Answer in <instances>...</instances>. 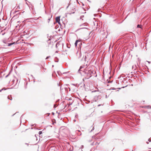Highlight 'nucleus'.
<instances>
[{
  "instance_id": "aec40b11",
  "label": "nucleus",
  "mask_w": 151,
  "mask_h": 151,
  "mask_svg": "<svg viewBox=\"0 0 151 151\" xmlns=\"http://www.w3.org/2000/svg\"><path fill=\"white\" fill-rule=\"evenodd\" d=\"M148 141H149L150 142L151 141V139H148Z\"/></svg>"
},
{
  "instance_id": "ddd939ff",
  "label": "nucleus",
  "mask_w": 151,
  "mask_h": 151,
  "mask_svg": "<svg viewBox=\"0 0 151 151\" xmlns=\"http://www.w3.org/2000/svg\"><path fill=\"white\" fill-rule=\"evenodd\" d=\"M84 16H81L80 17V18L81 19H82V18H83V17H84Z\"/></svg>"
},
{
  "instance_id": "dca6fc26",
  "label": "nucleus",
  "mask_w": 151,
  "mask_h": 151,
  "mask_svg": "<svg viewBox=\"0 0 151 151\" xmlns=\"http://www.w3.org/2000/svg\"><path fill=\"white\" fill-rule=\"evenodd\" d=\"M6 90V89L4 88H2V89L0 90V92H1L3 90Z\"/></svg>"
},
{
  "instance_id": "4468645a",
  "label": "nucleus",
  "mask_w": 151,
  "mask_h": 151,
  "mask_svg": "<svg viewBox=\"0 0 151 151\" xmlns=\"http://www.w3.org/2000/svg\"><path fill=\"white\" fill-rule=\"evenodd\" d=\"M87 23H86H86H84V24H83L82 25H84V26H86V25H87Z\"/></svg>"
},
{
  "instance_id": "4be33fe9",
  "label": "nucleus",
  "mask_w": 151,
  "mask_h": 151,
  "mask_svg": "<svg viewBox=\"0 0 151 151\" xmlns=\"http://www.w3.org/2000/svg\"><path fill=\"white\" fill-rule=\"evenodd\" d=\"M57 73L59 75V71H57Z\"/></svg>"
},
{
  "instance_id": "f3484780",
  "label": "nucleus",
  "mask_w": 151,
  "mask_h": 151,
  "mask_svg": "<svg viewBox=\"0 0 151 151\" xmlns=\"http://www.w3.org/2000/svg\"><path fill=\"white\" fill-rule=\"evenodd\" d=\"M14 81H15L14 80L12 81V82H13V84H14V83H15Z\"/></svg>"
},
{
  "instance_id": "f8f14e48",
  "label": "nucleus",
  "mask_w": 151,
  "mask_h": 151,
  "mask_svg": "<svg viewBox=\"0 0 151 151\" xmlns=\"http://www.w3.org/2000/svg\"><path fill=\"white\" fill-rule=\"evenodd\" d=\"M42 133V131H39V134L40 135V134H41Z\"/></svg>"
},
{
  "instance_id": "6ab92c4d",
  "label": "nucleus",
  "mask_w": 151,
  "mask_h": 151,
  "mask_svg": "<svg viewBox=\"0 0 151 151\" xmlns=\"http://www.w3.org/2000/svg\"><path fill=\"white\" fill-rule=\"evenodd\" d=\"M94 129V127H93L91 131V132L93 129Z\"/></svg>"
},
{
  "instance_id": "f704fd0d",
  "label": "nucleus",
  "mask_w": 151,
  "mask_h": 151,
  "mask_svg": "<svg viewBox=\"0 0 151 151\" xmlns=\"http://www.w3.org/2000/svg\"><path fill=\"white\" fill-rule=\"evenodd\" d=\"M71 104H70L69 105H71Z\"/></svg>"
},
{
  "instance_id": "ea45409f",
  "label": "nucleus",
  "mask_w": 151,
  "mask_h": 151,
  "mask_svg": "<svg viewBox=\"0 0 151 151\" xmlns=\"http://www.w3.org/2000/svg\"><path fill=\"white\" fill-rule=\"evenodd\" d=\"M96 91H94V92H96Z\"/></svg>"
},
{
  "instance_id": "f257e3e1",
  "label": "nucleus",
  "mask_w": 151,
  "mask_h": 151,
  "mask_svg": "<svg viewBox=\"0 0 151 151\" xmlns=\"http://www.w3.org/2000/svg\"><path fill=\"white\" fill-rule=\"evenodd\" d=\"M96 73L95 71L91 70L85 69L82 72H80V74L81 75L85 76L87 79L90 78L92 76V74H94Z\"/></svg>"
},
{
  "instance_id": "0eeeda50",
  "label": "nucleus",
  "mask_w": 151,
  "mask_h": 151,
  "mask_svg": "<svg viewBox=\"0 0 151 151\" xmlns=\"http://www.w3.org/2000/svg\"><path fill=\"white\" fill-rule=\"evenodd\" d=\"M78 40V45H79V47H81V46L82 45V43L81 42V41L80 40Z\"/></svg>"
},
{
  "instance_id": "c9c22d12",
  "label": "nucleus",
  "mask_w": 151,
  "mask_h": 151,
  "mask_svg": "<svg viewBox=\"0 0 151 151\" xmlns=\"http://www.w3.org/2000/svg\"><path fill=\"white\" fill-rule=\"evenodd\" d=\"M122 22H121V23ZM120 23H118V24H120Z\"/></svg>"
},
{
  "instance_id": "423d86ee",
  "label": "nucleus",
  "mask_w": 151,
  "mask_h": 151,
  "mask_svg": "<svg viewBox=\"0 0 151 151\" xmlns=\"http://www.w3.org/2000/svg\"><path fill=\"white\" fill-rule=\"evenodd\" d=\"M83 68V67L82 66H81L80 68V69L78 70V72L79 73H80V72H82V71H83L82 70H81V69Z\"/></svg>"
},
{
  "instance_id": "e433bc0d",
  "label": "nucleus",
  "mask_w": 151,
  "mask_h": 151,
  "mask_svg": "<svg viewBox=\"0 0 151 151\" xmlns=\"http://www.w3.org/2000/svg\"><path fill=\"white\" fill-rule=\"evenodd\" d=\"M27 83H26V85H27Z\"/></svg>"
},
{
  "instance_id": "9b49d317",
  "label": "nucleus",
  "mask_w": 151,
  "mask_h": 151,
  "mask_svg": "<svg viewBox=\"0 0 151 151\" xmlns=\"http://www.w3.org/2000/svg\"><path fill=\"white\" fill-rule=\"evenodd\" d=\"M141 26L139 24H138L137 25V27H138V28H141Z\"/></svg>"
},
{
  "instance_id": "79ce46f5",
  "label": "nucleus",
  "mask_w": 151,
  "mask_h": 151,
  "mask_svg": "<svg viewBox=\"0 0 151 151\" xmlns=\"http://www.w3.org/2000/svg\"><path fill=\"white\" fill-rule=\"evenodd\" d=\"M22 116H21V117H22Z\"/></svg>"
},
{
  "instance_id": "412c9836",
  "label": "nucleus",
  "mask_w": 151,
  "mask_h": 151,
  "mask_svg": "<svg viewBox=\"0 0 151 151\" xmlns=\"http://www.w3.org/2000/svg\"><path fill=\"white\" fill-rule=\"evenodd\" d=\"M49 57H50V56H47V57H46V59H47Z\"/></svg>"
},
{
  "instance_id": "393cba45",
  "label": "nucleus",
  "mask_w": 151,
  "mask_h": 151,
  "mask_svg": "<svg viewBox=\"0 0 151 151\" xmlns=\"http://www.w3.org/2000/svg\"><path fill=\"white\" fill-rule=\"evenodd\" d=\"M111 82H112V81H108V83H111Z\"/></svg>"
},
{
  "instance_id": "b1692460",
  "label": "nucleus",
  "mask_w": 151,
  "mask_h": 151,
  "mask_svg": "<svg viewBox=\"0 0 151 151\" xmlns=\"http://www.w3.org/2000/svg\"><path fill=\"white\" fill-rule=\"evenodd\" d=\"M48 22H49L50 21V18L48 19Z\"/></svg>"
},
{
  "instance_id": "c756f323",
  "label": "nucleus",
  "mask_w": 151,
  "mask_h": 151,
  "mask_svg": "<svg viewBox=\"0 0 151 151\" xmlns=\"http://www.w3.org/2000/svg\"><path fill=\"white\" fill-rule=\"evenodd\" d=\"M75 13V12H73L72 13L74 14Z\"/></svg>"
},
{
  "instance_id": "2eb2a0df",
  "label": "nucleus",
  "mask_w": 151,
  "mask_h": 151,
  "mask_svg": "<svg viewBox=\"0 0 151 151\" xmlns=\"http://www.w3.org/2000/svg\"><path fill=\"white\" fill-rule=\"evenodd\" d=\"M70 3H69V4H68V6H67V7L66 9H67V8L68 7H69L70 6Z\"/></svg>"
},
{
  "instance_id": "a19ab883",
  "label": "nucleus",
  "mask_w": 151,
  "mask_h": 151,
  "mask_svg": "<svg viewBox=\"0 0 151 151\" xmlns=\"http://www.w3.org/2000/svg\"><path fill=\"white\" fill-rule=\"evenodd\" d=\"M52 67H53V66H54V65H52Z\"/></svg>"
},
{
  "instance_id": "7c9ffc66",
  "label": "nucleus",
  "mask_w": 151,
  "mask_h": 151,
  "mask_svg": "<svg viewBox=\"0 0 151 151\" xmlns=\"http://www.w3.org/2000/svg\"><path fill=\"white\" fill-rule=\"evenodd\" d=\"M18 7L19 8V6H17V8H18Z\"/></svg>"
},
{
  "instance_id": "20e7f679",
  "label": "nucleus",
  "mask_w": 151,
  "mask_h": 151,
  "mask_svg": "<svg viewBox=\"0 0 151 151\" xmlns=\"http://www.w3.org/2000/svg\"><path fill=\"white\" fill-rule=\"evenodd\" d=\"M60 17L58 16L56 18V21L57 22H58L59 24H60Z\"/></svg>"
},
{
  "instance_id": "f03ea898",
  "label": "nucleus",
  "mask_w": 151,
  "mask_h": 151,
  "mask_svg": "<svg viewBox=\"0 0 151 151\" xmlns=\"http://www.w3.org/2000/svg\"><path fill=\"white\" fill-rule=\"evenodd\" d=\"M3 46L5 47H9L12 46L13 45H15L17 44V42H13L11 43H9V41L4 40L3 41Z\"/></svg>"
},
{
  "instance_id": "a211bd4d",
  "label": "nucleus",
  "mask_w": 151,
  "mask_h": 151,
  "mask_svg": "<svg viewBox=\"0 0 151 151\" xmlns=\"http://www.w3.org/2000/svg\"><path fill=\"white\" fill-rule=\"evenodd\" d=\"M16 80H17V81H16V82H16V83H15V85H16L17 84V83L18 81V80L17 79H17H16Z\"/></svg>"
},
{
  "instance_id": "39448f33",
  "label": "nucleus",
  "mask_w": 151,
  "mask_h": 151,
  "mask_svg": "<svg viewBox=\"0 0 151 151\" xmlns=\"http://www.w3.org/2000/svg\"><path fill=\"white\" fill-rule=\"evenodd\" d=\"M81 52H77V56L78 58L80 59L81 57Z\"/></svg>"
},
{
  "instance_id": "58836bf2",
  "label": "nucleus",
  "mask_w": 151,
  "mask_h": 151,
  "mask_svg": "<svg viewBox=\"0 0 151 151\" xmlns=\"http://www.w3.org/2000/svg\"><path fill=\"white\" fill-rule=\"evenodd\" d=\"M72 85H74V84H73Z\"/></svg>"
},
{
  "instance_id": "473e14b6",
  "label": "nucleus",
  "mask_w": 151,
  "mask_h": 151,
  "mask_svg": "<svg viewBox=\"0 0 151 151\" xmlns=\"http://www.w3.org/2000/svg\"><path fill=\"white\" fill-rule=\"evenodd\" d=\"M132 68H134V66H132Z\"/></svg>"
},
{
  "instance_id": "6e6552de",
  "label": "nucleus",
  "mask_w": 151,
  "mask_h": 151,
  "mask_svg": "<svg viewBox=\"0 0 151 151\" xmlns=\"http://www.w3.org/2000/svg\"><path fill=\"white\" fill-rule=\"evenodd\" d=\"M86 56L84 57H83V58L82 59H81V61L84 60V61H86Z\"/></svg>"
},
{
  "instance_id": "9d476101",
  "label": "nucleus",
  "mask_w": 151,
  "mask_h": 151,
  "mask_svg": "<svg viewBox=\"0 0 151 151\" xmlns=\"http://www.w3.org/2000/svg\"><path fill=\"white\" fill-rule=\"evenodd\" d=\"M78 40H76V42H75V45L76 47L77 46V45L78 44Z\"/></svg>"
},
{
  "instance_id": "5701e85b",
  "label": "nucleus",
  "mask_w": 151,
  "mask_h": 151,
  "mask_svg": "<svg viewBox=\"0 0 151 151\" xmlns=\"http://www.w3.org/2000/svg\"><path fill=\"white\" fill-rule=\"evenodd\" d=\"M83 145H81V148H82L83 147Z\"/></svg>"
},
{
  "instance_id": "1a4fd4ad",
  "label": "nucleus",
  "mask_w": 151,
  "mask_h": 151,
  "mask_svg": "<svg viewBox=\"0 0 151 151\" xmlns=\"http://www.w3.org/2000/svg\"><path fill=\"white\" fill-rule=\"evenodd\" d=\"M8 99L11 100H12V98L11 97V95H9L8 96Z\"/></svg>"
},
{
  "instance_id": "cd10ccee",
  "label": "nucleus",
  "mask_w": 151,
  "mask_h": 151,
  "mask_svg": "<svg viewBox=\"0 0 151 151\" xmlns=\"http://www.w3.org/2000/svg\"><path fill=\"white\" fill-rule=\"evenodd\" d=\"M8 76H9V74L7 75V76H6V77H7Z\"/></svg>"
},
{
  "instance_id": "72a5a7b5",
  "label": "nucleus",
  "mask_w": 151,
  "mask_h": 151,
  "mask_svg": "<svg viewBox=\"0 0 151 151\" xmlns=\"http://www.w3.org/2000/svg\"><path fill=\"white\" fill-rule=\"evenodd\" d=\"M106 98L107 97V95H106Z\"/></svg>"
},
{
  "instance_id": "7ed1b4c3",
  "label": "nucleus",
  "mask_w": 151,
  "mask_h": 151,
  "mask_svg": "<svg viewBox=\"0 0 151 151\" xmlns=\"http://www.w3.org/2000/svg\"><path fill=\"white\" fill-rule=\"evenodd\" d=\"M68 85H65L64 86V89H65L66 91H70V88L68 86Z\"/></svg>"
},
{
  "instance_id": "a878e982",
  "label": "nucleus",
  "mask_w": 151,
  "mask_h": 151,
  "mask_svg": "<svg viewBox=\"0 0 151 151\" xmlns=\"http://www.w3.org/2000/svg\"><path fill=\"white\" fill-rule=\"evenodd\" d=\"M81 29H87V28L86 27H83V28H81Z\"/></svg>"
},
{
  "instance_id": "c85d7f7f",
  "label": "nucleus",
  "mask_w": 151,
  "mask_h": 151,
  "mask_svg": "<svg viewBox=\"0 0 151 151\" xmlns=\"http://www.w3.org/2000/svg\"><path fill=\"white\" fill-rule=\"evenodd\" d=\"M148 63H150V61H148Z\"/></svg>"
},
{
  "instance_id": "2f4dec72",
  "label": "nucleus",
  "mask_w": 151,
  "mask_h": 151,
  "mask_svg": "<svg viewBox=\"0 0 151 151\" xmlns=\"http://www.w3.org/2000/svg\"><path fill=\"white\" fill-rule=\"evenodd\" d=\"M147 144H148L149 143L147 142Z\"/></svg>"
},
{
  "instance_id": "4c0bfd02",
  "label": "nucleus",
  "mask_w": 151,
  "mask_h": 151,
  "mask_svg": "<svg viewBox=\"0 0 151 151\" xmlns=\"http://www.w3.org/2000/svg\"><path fill=\"white\" fill-rule=\"evenodd\" d=\"M4 35V34H2V35Z\"/></svg>"
},
{
  "instance_id": "bb28decb",
  "label": "nucleus",
  "mask_w": 151,
  "mask_h": 151,
  "mask_svg": "<svg viewBox=\"0 0 151 151\" xmlns=\"http://www.w3.org/2000/svg\"><path fill=\"white\" fill-rule=\"evenodd\" d=\"M101 105V104H99V105H98V106H100Z\"/></svg>"
}]
</instances>
